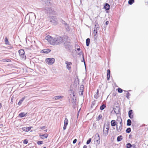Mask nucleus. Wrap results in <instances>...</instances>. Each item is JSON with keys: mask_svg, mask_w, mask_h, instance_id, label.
<instances>
[{"mask_svg": "<svg viewBox=\"0 0 148 148\" xmlns=\"http://www.w3.org/2000/svg\"><path fill=\"white\" fill-rule=\"evenodd\" d=\"M99 16L98 15V16H97V17H96V18H98V17H99Z\"/></svg>", "mask_w": 148, "mask_h": 148, "instance_id": "052dcab7", "label": "nucleus"}, {"mask_svg": "<svg viewBox=\"0 0 148 148\" xmlns=\"http://www.w3.org/2000/svg\"><path fill=\"white\" fill-rule=\"evenodd\" d=\"M110 77V75H107V78L108 80H109Z\"/></svg>", "mask_w": 148, "mask_h": 148, "instance_id": "79ce46f5", "label": "nucleus"}, {"mask_svg": "<svg viewBox=\"0 0 148 148\" xmlns=\"http://www.w3.org/2000/svg\"><path fill=\"white\" fill-rule=\"evenodd\" d=\"M147 146H148V145H147Z\"/></svg>", "mask_w": 148, "mask_h": 148, "instance_id": "774afa93", "label": "nucleus"}, {"mask_svg": "<svg viewBox=\"0 0 148 148\" xmlns=\"http://www.w3.org/2000/svg\"><path fill=\"white\" fill-rule=\"evenodd\" d=\"M83 60H84V64H85V62H84V58H83Z\"/></svg>", "mask_w": 148, "mask_h": 148, "instance_id": "680f3d73", "label": "nucleus"}, {"mask_svg": "<svg viewBox=\"0 0 148 148\" xmlns=\"http://www.w3.org/2000/svg\"><path fill=\"white\" fill-rule=\"evenodd\" d=\"M23 143L24 144H27L28 143V141L26 140H25L23 141Z\"/></svg>", "mask_w": 148, "mask_h": 148, "instance_id": "4c0bfd02", "label": "nucleus"}, {"mask_svg": "<svg viewBox=\"0 0 148 148\" xmlns=\"http://www.w3.org/2000/svg\"><path fill=\"white\" fill-rule=\"evenodd\" d=\"M25 97H23L20 100L23 102L25 99Z\"/></svg>", "mask_w": 148, "mask_h": 148, "instance_id": "a18cd8bd", "label": "nucleus"}, {"mask_svg": "<svg viewBox=\"0 0 148 148\" xmlns=\"http://www.w3.org/2000/svg\"><path fill=\"white\" fill-rule=\"evenodd\" d=\"M45 39L47 40L52 45L51 42H53V38L51 36L48 35L45 37Z\"/></svg>", "mask_w": 148, "mask_h": 148, "instance_id": "9d476101", "label": "nucleus"}, {"mask_svg": "<svg viewBox=\"0 0 148 148\" xmlns=\"http://www.w3.org/2000/svg\"><path fill=\"white\" fill-rule=\"evenodd\" d=\"M55 61V60L53 58H47L45 60L46 63L49 65L53 64L54 63Z\"/></svg>", "mask_w": 148, "mask_h": 148, "instance_id": "39448f33", "label": "nucleus"}, {"mask_svg": "<svg viewBox=\"0 0 148 148\" xmlns=\"http://www.w3.org/2000/svg\"><path fill=\"white\" fill-rule=\"evenodd\" d=\"M50 21L53 25H56L57 23L58 20L55 16H52L50 19Z\"/></svg>", "mask_w": 148, "mask_h": 148, "instance_id": "0eeeda50", "label": "nucleus"}, {"mask_svg": "<svg viewBox=\"0 0 148 148\" xmlns=\"http://www.w3.org/2000/svg\"><path fill=\"white\" fill-rule=\"evenodd\" d=\"M44 132H47V130H44Z\"/></svg>", "mask_w": 148, "mask_h": 148, "instance_id": "4d7b16f0", "label": "nucleus"}, {"mask_svg": "<svg viewBox=\"0 0 148 148\" xmlns=\"http://www.w3.org/2000/svg\"><path fill=\"white\" fill-rule=\"evenodd\" d=\"M109 128L108 125H104L103 129V135L104 136H106L108 135Z\"/></svg>", "mask_w": 148, "mask_h": 148, "instance_id": "20e7f679", "label": "nucleus"}, {"mask_svg": "<svg viewBox=\"0 0 148 148\" xmlns=\"http://www.w3.org/2000/svg\"><path fill=\"white\" fill-rule=\"evenodd\" d=\"M68 121L67 118H65L64 120V125L63 127V129L65 130L68 124Z\"/></svg>", "mask_w": 148, "mask_h": 148, "instance_id": "9b49d317", "label": "nucleus"}, {"mask_svg": "<svg viewBox=\"0 0 148 148\" xmlns=\"http://www.w3.org/2000/svg\"><path fill=\"white\" fill-rule=\"evenodd\" d=\"M77 50L79 51L80 50V48H77Z\"/></svg>", "mask_w": 148, "mask_h": 148, "instance_id": "bf43d9fd", "label": "nucleus"}, {"mask_svg": "<svg viewBox=\"0 0 148 148\" xmlns=\"http://www.w3.org/2000/svg\"><path fill=\"white\" fill-rule=\"evenodd\" d=\"M101 117H102V116H101V115H99V118H101Z\"/></svg>", "mask_w": 148, "mask_h": 148, "instance_id": "13d9d810", "label": "nucleus"}, {"mask_svg": "<svg viewBox=\"0 0 148 148\" xmlns=\"http://www.w3.org/2000/svg\"><path fill=\"white\" fill-rule=\"evenodd\" d=\"M49 4H50V2L49 1H47V5H49Z\"/></svg>", "mask_w": 148, "mask_h": 148, "instance_id": "8fccbe9b", "label": "nucleus"}, {"mask_svg": "<svg viewBox=\"0 0 148 148\" xmlns=\"http://www.w3.org/2000/svg\"><path fill=\"white\" fill-rule=\"evenodd\" d=\"M5 42L6 44L8 45L9 42L7 37H5Z\"/></svg>", "mask_w": 148, "mask_h": 148, "instance_id": "a878e982", "label": "nucleus"}, {"mask_svg": "<svg viewBox=\"0 0 148 148\" xmlns=\"http://www.w3.org/2000/svg\"><path fill=\"white\" fill-rule=\"evenodd\" d=\"M131 129L130 128H127L126 130V132L127 133H129L131 132Z\"/></svg>", "mask_w": 148, "mask_h": 148, "instance_id": "7c9ffc66", "label": "nucleus"}, {"mask_svg": "<svg viewBox=\"0 0 148 148\" xmlns=\"http://www.w3.org/2000/svg\"><path fill=\"white\" fill-rule=\"evenodd\" d=\"M84 86L83 85H81L80 86V92H83Z\"/></svg>", "mask_w": 148, "mask_h": 148, "instance_id": "c85d7f7f", "label": "nucleus"}, {"mask_svg": "<svg viewBox=\"0 0 148 148\" xmlns=\"http://www.w3.org/2000/svg\"><path fill=\"white\" fill-rule=\"evenodd\" d=\"M98 93H99V91H98V90H97V93L96 95L97 94V95H98Z\"/></svg>", "mask_w": 148, "mask_h": 148, "instance_id": "864d4df0", "label": "nucleus"}, {"mask_svg": "<svg viewBox=\"0 0 148 148\" xmlns=\"http://www.w3.org/2000/svg\"><path fill=\"white\" fill-rule=\"evenodd\" d=\"M118 91L119 92L121 93L122 92L123 90L121 88H119L118 89Z\"/></svg>", "mask_w": 148, "mask_h": 148, "instance_id": "2f4dec72", "label": "nucleus"}, {"mask_svg": "<svg viewBox=\"0 0 148 148\" xmlns=\"http://www.w3.org/2000/svg\"><path fill=\"white\" fill-rule=\"evenodd\" d=\"M132 145L130 143H127L126 145V148H130L132 146Z\"/></svg>", "mask_w": 148, "mask_h": 148, "instance_id": "cd10ccee", "label": "nucleus"}, {"mask_svg": "<svg viewBox=\"0 0 148 148\" xmlns=\"http://www.w3.org/2000/svg\"><path fill=\"white\" fill-rule=\"evenodd\" d=\"M43 10H46V12H47V13H49V8L48 7H44L43 8Z\"/></svg>", "mask_w": 148, "mask_h": 148, "instance_id": "5701e85b", "label": "nucleus"}, {"mask_svg": "<svg viewBox=\"0 0 148 148\" xmlns=\"http://www.w3.org/2000/svg\"><path fill=\"white\" fill-rule=\"evenodd\" d=\"M122 137V136H120L117 137V140L118 141H121L122 139V138L121 137Z\"/></svg>", "mask_w": 148, "mask_h": 148, "instance_id": "bb28decb", "label": "nucleus"}, {"mask_svg": "<svg viewBox=\"0 0 148 148\" xmlns=\"http://www.w3.org/2000/svg\"><path fill=\"white\" fill-rule=\"evenodd\" d=\"M63 23H64L65 27V28L66 29L67 31V32H69L70 30V29L69 28V27L68 24L66 23L64 21H63Z\"/></svg>", "mask_w": 148, "mask_h": 148, "instance_id": "dca6fc26", "label": "nucleus"}, {"mask_svg": "<svg viewBox=\"0 0 148 148\" xmlns=\"http://www.w3.org/2000/svg\"><path fill=\"white\" fill-rule=\"evenodd\" d=\"M90 42V39L89 38L87 39L86 41V45L87 46H88L89 45Z\"/></svg>", "mask_w": 148, "mask_h": 148, "instance_id": "4be33fe9", "label": "nucleus"}, {"mask_svg": "<svg viewBox=\"0 0 148 148\" xmlns=\"http://www.w3.org/2000/svg\"><path fill=\"white\" fill-rule=\"evenodd\" d=\"M134 2V0H129L128 1V3L130 5H132Z\"/></svg>", "mask_w": 148, "mask_h": 148, "instance_id": "c756f323", "label": "nucleus"}, {"mask_svg": "<svg viewBox=\"0 0 148 148\" xmlns=\"http://www.w3.org/2000/svg\"><path fill=\"white\" fill-rule=\"evenodd\" d=\"M130 95V93L129 92H128L127 93V94H126V97L128 99H129Z\"/></svg>", "mask_w": 148, "mask_h": 148, "instance_id": "72a5a7b5", "label": "nucleus"}, {"mask_svg": "<svg viewBox=\"0 0 148 148\" xmlns=\"http://www.w3.org/2000/svg\"><path fill=\"white\" fill-rule=\"evenodd\" d=\"M96 95H95V98H96V97H95V96H96Z\"/></svg>", "mask_w": 148, "mask_h": 148, "instance_id": "69168bd1", "label": "nucleus"}, {"mask_svg": "<svg viewBox=\"0 0 148 148\" xmlns=\"http://www.w3.org/2000/svg\"><path fill=\"white\" fill-rule=\"evenodd\" d=\"M27 114V113H25L24 112H21L19 114V116L21 117H23L25 116Z\"/></svg>", "mask_w": 148, "mask_h": 148, "instance_id": "aec40b11", "label": "nucleus"}, {"mask_svg": "<svg viewBox=\"0 0 148 148\" xmlns=\"http://www.w3.org/2000/svg\"><path fill=\"white\" fill-rule=\"evenodd\" d=\"M117 124V121L116 122L115 121V120H112L111 121V125L113 127L115 125L116 126V125Z\"/></svg>", "mask_w": 148, "mask_h": 148, "instance_id": "4468645a", "label": "nucleus"}, {"mask_svg": "<svg viewBox=\"0 0 148 148\" xmlns=\"http://www.w3.org/2000/svg\"><path fill=\"white\" fill-rule=\"evenodd\" d=\"M99 24L97 23H96L95 25V27H94L95 31L96 30H98L99 29Z\"/></svg>", "mask_w": 148, "mask_h": 148, "instance_id": "412c9836", "label": "nucleus"}, {"mask_svg": "<svg viewBox=\"0 0 148 148\" xmlns=\"http://www.w3.org/2000/svg\"><path fill=\"white\" fill-rule=\"evenodd\" d=\"M132 148H136V145L134 144H133L132 145V146L131 147Z\"/></svg>", "mask_w": 148, "mask_h": 148, "instance_id": "a19ab883", "label": "nucleus"}, {"mask_svg": "<svg viewBox=\"0 0 148 148\" xmlns=\"http://www.w3.org/2000/svg\"><path fill=\"white\" fill-rule=\"evenodd\" d=\"M65 63L66 65V68L69 71H70L71 70L72 63L71 62H69L66 61L65 62Z\"/></svg>", "mask_w": 148, "mask_h": 148, "instance_id": "1a4fd4ad", "label": "nucleus"}, {"mask_svg": "<svg viewBox=\"0 0 148 148\" xmlns=\"http://www.w3.org/2000/svg\"><path fill=\"white\" fill-rule=\"evenodd\" d=\"M109 23V21H107L106 23V25H107Z\"/></svg>", "mask_w": 148, "mask_h": 148, "instance_id": "3c124183", "label": "nucleus"}, {"mask_svg": "<svg viewBox=\"0 0 148 148\" xmlns=\"http://www.w3.org/2000/svg\"><path fill=\"white\" fill-rule=\"evenodd\" d=\"M131 121L130 119H128L127 120V125L128 126H130L131 125Z\"/></svg>", "mask_w": 148, "mask_h": 148, "instance_id": "b1692460", "label": "nucleus"}, {"mask_svg": "<svg viewBox=\"0 0 148 148\" xmlns=\"http://www.w3.org/2000/svg\"><path fill=\"white\" fill-rule=\"evenodd\" d=\"M116 121H117V124L116 126V130L118 132H120L123 129V123L121 118L119 116L117 117Z\"/></svg>", "mask_w": 148, "mask_h": 148, "instance_id": "f257e3e1", "label": "nucleus"}, {"mask_svg": "<svg viewBox=\"0 0 148 148\" xmlns=\"http://www.w3.org/2000/svg\"><path fill=\"white\" fill-rule=\"evenodd\" d=\"M43 141H39L37 142V143L38 145H41L43 143Z\"/></svg>", "mask_w": 148, "mask_h": 148, "instance_id": "c9c22d12", "label": "nucleus"}, {"mask_svg": "<svg viewBox=\"0 0 148 148\" xmlns=\"http://www.w3.org/2000/svg\"><path fill=\"white\" fill-rule=\"evenodd\" d=\"M114 112H115V113L116 114H118L119 113V111H116V112L115 111V110H114Z\"/></svg>", "mask_w": 148, "mask_h": 148, "instance_id": "de8ad7c7", "label": "nucleus"}, {"mask_svg": "<svg viewBox=\"0 0 148 148\" xmlns=\"http://www.w3.org/2000/svg\"><path fill=\"white\" fill-rule=\"evenodd\" d=\"M133 111L132 110H130L128 112V115L130 119H132L133 117V115H132V114H133Z\"/></svg>", "mask_w": 148, "mask_h": 148, "instance_id": "2eb2a0df", "label": "nucleus"}, {"mask_svg": "<svg viewBox=\"0 0 148 148\" xmlns=\"http://www.w3.org/2000/svg\"><path fill=\"white\" fill-rule=\"evenodd\" d=\"M97 30H96L95 31V29H94V36H96L97 35Z\"/></svg>", "mask_w": 148, "mask_h": 148, "instance_id": "f704fd0d", "label": "nucleus"}, {"mask_svg": "<svg viewBox=\"0 0 148 148\" xmlns=\"http://www.w3.org/2000/svg\"><path fill=\"white\" fill-rule=\"evenodd\" d=\"M63 97V96H57L54 97L53 99L55 100H59L60 99H62Z\"/></svg>", "mask_w": 148, "mask_h": 148, "instance_id": "ddd939ff", "label": "nucleus"}, {"mask_svg": "<svg viewBox=\"0 0 148 148\" xmlns=\"http://www.w3.org/2000/svg\"><path fill=\"white\" fill-rule=\"evenodd\" d=\"M87 146L86 145H84L83 147V148H87Z\"/></svg>", "mask_w": 148, "mask_h": 148, "instance_id": "5fc2aeb1", "label": "nucleus"}, {"mask_svg": "<svg viewBox=\"0 0 148 148\" xmlns=\"http://www.w3.org/2000/svg\"><path fill=\"white\" fill-rule=\"evenodd\" d=\"M5 61L7 62H9L10 61V60L9 59H7L5 60Z\"/></svg>", "mask_w": 148, "mask_h": 148, "instance_id": "09e8293b", "label": "nucleus"}, {"mask_svg": "<svg viewBox=\"0 0 148 148\" xmlns=\"http://www.w3.org/2000/svg\"><path fill=\"white\" fill-rule=\"evenodd\" d=\"M32 127H23L22 128V129L24 131H25L26 132H28L31 130Z\"/></svg>", "mask_w": 148, "mask_h": 148, "instance_id": "f8f14e48", "label": "nucleus"}, {"mask_svg": "<svg viewBox=\"0 0 148 148\" xmlns=\"http://www.w3.org/2000/svg\"><path fill=\"white\" fill-rule=\"evenodd\" d=\"M2 107V104L1 103H0V108H1Z\"/></svg>", "mask_w": 148, "mask_h": 148, "instance_id": "6e6d98bb", "label": "nucleus"}, {"mask_svg": "<svg viewBox=\"0 0 148 148\" xmlns=\"http://www.w3.org/2000/svg\"><path fill=\"white\" fill-rule=\"evenodd\" d=\"M77 140L76 139H75L73 141V144L75 143L76 142Z\"/></svg>", "mask_w": 148, "mask_h": 148, "instance_id": "37998d69", "label": "nucleus"}, {"mask_svg": "<svg viewBox=\"0 0 148 148\" xmlns=\"http://www.w3.org/2000/svg\"><path fill=\"white\" fill-rule=\"evenodd\" d=\"M83 92H80L79 91V94H80L81 95H83Z\"/></svg>", "mask_w": 148, "mask_h": 148, "instance_id": "603ef678", "label": "nucleus"}, {"mask_svg": "<svg viewBox=\"0 0 148 148\" xmlns=\"http://www.w3.org/2000/svg\"><path fill=\"white\" fill-rule=\"evenodd\" d=\"M110 70L108 69L107 70V75H110Z\"/></svg>", "mask_w": 148, "mask_h": 148, "instance_id": "ea45409f", "label": "nucleus"}, {"mask_svg": "<svg viewBox=\"0 0 148 148\" xmlns=\"http://www.w3.org/2000/svg\"><path fill=\"white\" fill-rule=\"evenodd\" d=\"M36 18L35 15L33 13H31L29 14V20L31 22L32 21H34Z\"/></svg>", "mask_w": 148, "mask_h": 148, "instance_id": "6e6552de", "label": "nucleus"}, {"mask_svg": "<svg viewBox=\"0 0 148 148\" xmlns=\"http://www.w3.org/2000/svg\"><path fill=\"white\" fill-rule=\"evenodd\" d=\"M45 128H46V127L45 126H43V127H40V129H41V130L44 129Z\"/></svg>", "mask_w": 148, "mask_h": 148, "instance_id": "c03bdc74", "label": "nucleus"}, {"mask_svg": "<svg viewBox=\"0 0 148 148\" xmlns=\"http://www.w3.org/2000/svg\"><path fill=\"white\" fill-rule=\"evenodd\" d=\"M95 137L94 139V142L96 145H98L100 143V137L99 134L97 133L96 134Z\"/></svg>", "mask_w": 148, "mask_h": 148, "instance_id": "423d86ee", "label": "nucleus"}, {"mask_svg": "<svg viewBox=\"0 0 148 148\" xmlns=\"http://www.w3.org/2000/svg\"><path fill=\"white\" fill-rule=\"evenodd\" d=\"M43 148H46V147H43Z\"/></svg>", "mask_w": 148, "mask_h": 148, "instance_id": "0e129e2a", "label": "nucleus"}, {"mask_svg": "<svg viewBox=\"0 0 148 148\" xmlns=\"http://www.w3.org/2000/svg\"><path fill=\"white\" fill-rule=\"evenodd\" d=\"M22 102H23L22 101H21V100H20V101L18 103V104L19 105H20L21 104Z\"/></svg>", "mask_w": 148, "mask_h": 148, "instance_id": "e433bc0d", "label": "nucleus"}, {"mask_svg": "<svg viewBox=\"0 0 148 148\" xmlns=\"http://www.w3.org/2000/svg\"><path fill=\"white\" fill-rule=\"evenodd\" d=\"M73 101H72V103L74 104H75L76 103V100H75L73 98Z\"/></svg>", "mask_w": 148, "mask_h": 148, "instance_id": "58836bf2", "label": "nucleus"}, {"mask_svg": "<svg viewBox=\"0 0 148 148\" xmlns=\"http://www.w3.org/2000/svg\"><path fill=\"white\" fill-rule=\"evenodd\" d=\"M91 138H90L88 139V140L86 142V144H88L90 143V142H91Z\"/></svg>", "mask_w": 148, "mask_h": 148, "instance_id": "473e14b6", "label": "nucleus"}, {"mask_svg": "<svg viewBox=\"0 0 148 148\" xmlns=\"http://www.w3.org/2000/svg\"><path fill=\"white\" fill-rule=\"evenodd\" d=\"M82 54V52L81 51L79 52L78 53V54L79 55H81Z\"/></svg>", "mask_w": 148, "mask_h": 148, "instance_id": "49530a36", "label": "nucleus"}, {"mask_svg": "<svg viewBox=\"0 0 148 148\" xmlns=\"http://www.w3.org/2000/svg\"><path fill=\"white\" fill-rule=\"evenodd\" d=\"M19 55L20 56L21 59L25 60L26 58V56L25 55V52L24 50L23 49H20L18 51Z\"/></svg>", "mask_w": 148, "mask_h": 148, "instance_id": "7ed1b4c3", "label": "nucleus"}, {"mask_svg": "<svg viewBox=\"0 0 148 148\" xmlns=\"http://www.w3.org/2000/svg\"><path fill=\"white\" fill-rule=\"evenodd\" d=\"M147 130H148V128H147Z\"/></svg>", "mask_w": 148, "mask_h": 148, "instance_id": "338daca9", "label": "nucleus"}, {"mask_svg": "<svg viewBox=\"0 0 148 148\" xmlns=\"http://www.w3.org/2000/svg\"><path fill=\"white\" fill-rule=\"evenodd\" d=\"M62 38L58 36L53 38V42H51V43L52 45H58L62 43Z\"/></svg>", "mask_w": 148, "mask_h": 148, "instance_id": "f03ea898", "label": "nucleus"}, {"mask_svg": "<svg viewBox=\"0 0 148 148\" xmlns=\"http://www.w3.org/2000/svg\"><path fill=\"white\" fill-rule=\"evenodd\" d=\"M106 107V105L105 104H103L100 106V109L101 110H103Z\"/></svg>", "mask_w": 148, "mask_h": 148, "instance_id": "393cba45", "label": "nucleus"}, {"mask_svg": "<svg viewBox=\"0 0 148 148\" xmlns=\"http://www.w3.org/2000/svg\"><path fill=\"white\" fill-rule=\"evenodd\" d=\"M48 136V135L47 134H45L42 135H40V138L42 139L46 138Z\"/></svg>", "mask_w": 148, "mask_h": 148, "instance_id": "f3484780", "label": "nucleus"}, {"mask_svg": "<svg viewBox=\"0 0 148 148\" xmlns=\"http://www.w3.org/2000/svg\"><path fill=\"white\" fill-rule=\"evenodd\" d=\"M42 51L43 53H48L50 52L51 50L49 49H44L42 50Z\"/></svg>", "mask_w": 148, "mask_h": 148, "instance_id": "6ab92c4d", "label": "nucleus"}, {"mask_svg": "<svg viewBox=\"0 0 148 148\" xmlns=\"http://www.w3.org/2000/svg\"><path fill=\"white\" fill-rule=\"evenodd\" d=\"M104 8L106 10H108L110 9V6L108 3H106L104 6Z\"/></svg>", "mask_w": 148, "mask_h": 148, "instance_id": "a211bd4d", "label": "nucleus"}, {"mask_svg": "<svg viewBox=\"0 0 148 148\" xmlns=\"http://www.w3.org/2000/svg\"><path fill=\"white\" fill-rule=\"evenodd\" d=\"M74 96H75L74 95V94H73V97H74Z\"/></svg>", "mask_w": 148, "mask_h": 148, "instance_id": "e2e57ef3", "label": "nucleus"}]
</instances>
